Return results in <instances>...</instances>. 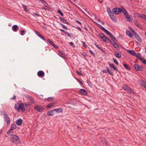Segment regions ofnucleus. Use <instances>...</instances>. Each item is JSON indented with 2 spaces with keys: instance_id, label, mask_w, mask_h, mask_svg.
<instances>
[{
  "instance_id": "f257e3e1",
  "label": "nucleus",
  "mask_w": 146,
  "mask_h": 146,
  "mask_svg": "<svg viewBox=\"0 0 146 146\" xmlns=\"http://www.w3.org/2000/svg\"><path fill=\"white\" fill-rule=\"evenodd\" d=\"M11 141L15 144L17 145L20 143L19 137L15 135H13L10 138Z\"/></svg>"
},
{
  "instance_id": "f03ea898",
  "label": "nucleus",
  "mask_w": 146,
  "mask_h": 146,
  "mask_svg": "<svg viewBox=\"0 0 146 146\" xmlns=\"http://www.w3.org/2000/svg\"><path fill=\"white\" fill-rule=\"evenodd\" d=\"M100 28L104 32L106 33L108 35H109L111 37L113 40H115V41H117V39L115 38V37L113 35V34H112L111 33L109 32L108 31L107 29H105L104 27L101 26L100 25Z\"/></svg>"
},
{
  "instance_id": "7ed1b4c3",
  "label": "nucleus",
  "mask_w": 146,
  "mask_h": 146,
  "mask_svg": "<svg viewBox=\"0 0 146 146\" xmlns=\"http://www.w3.org/2000/svg\"><path fill=\"white\" fill-rule=\"evenodd\" d=\"M122 88L124 90L129 92L130 94H134L133 90L129 86L127 85H123L122 87Z\"/></svg>"
},
{
  "instance_id": "20e7f679",
  "label": "nucleus",
  "mask_w": 146,
  "mask_h": 146,
  "mask_svg": "<svg viewBox=\"0 0 146 146\" xmlns=\"http://www.w3.org/2000/svg\"><path fill=\"white\" fill-rule=\"evenodd\" d=\"M3 117L5 121L7 124L9 125L10 123V120L9 117L8 116V114L5 111H3Z\"/></svg>"
},
{
  "instance_id": "39448f33",
  "label": "nucleus",
  "mask_w": 146,
  "mask_h": 146,
  "mask_svg": "<svg viewBox=\"0 0 146 146\" xmlns=\"http://www.w3.org/2000/svg\"><path fill=\"white\" fill-rule=\"evenodd\" d=\"M122 9L117 7L113 8L112 10V12L115 14L117 15L120 13L122 12Z\"/></svg>"
},
{
  "instance_id": "423d86ee",
  "label": "nucleus",
  "mask_w": 146,
  "mask_h": 146,
  "mask_svg": "<svg viewBox=\"0 0 146 146\" xmlns=\"http://www.w3.org/2000/svg\"><path fill=\"white\" fill-rule=\"evenodd\" d=\"M16 128V125L14 123H13L11 124V127L10 129L7 131V133L8 134H10L11 133V132H12L13 131L15 130Z\"/></svg>"
},
{
  "instance_id": "0eeeda50",
  "label": "nucleus",
  "mask_w": 146,
  "mask_h": 146,
  "mask_svg": "<svg viewBox=\"0 0 146 146\" xmlns=\"http://www.w3.org/2000/svg\"><path fill=\"white\" fill-rule=\"evenodd\" d=\"M34 109L35 110L38 111L39 112L42 111L44 109L42 107L39 106L38 105H36L34 108Z\"/></svg>"
},
{
  "instance_id": "6e6552de",
  "label": "nucleus",
  "mask_w": 146,
  "mask_h": 146,
  "mask_svg": "<svg viewBox=\"0 0 146 146\" xmlns=\"http://www.w3.org/2000/svg\"><path fill=\"white\" fill-rule=\"evenodd\" d=\"M38 76L41 78H43L44 76V72L42 70L38 71L37 73Z\"/></svg>"
},
{
  "instance_id": "1a4fd4ad",
  "label": "nucleus",
  "mask_w": 146,
  "mask_h": 146,
  "mask_svg": "<svg viewBox=\"0 0 146 146\" xmlns=\"http://www.w3.org/2000/svg\"><path fill=\"white\" fill-rule=\"evenodd\" d=\"M127 52L129 54L131 55L134 56L136 55L135 52L134 50H127Z\"/></svg>"
},
{
  "instance_id": "9d476101",
  "label": "nucleus",
  "mask_w": 146,
  "mask_h": 146,
  "mask_svg": "<svg viewBox=\"0 0 146 146\" xmlns=\"http://www.w3.org/2000/svg\"><path fill=\"white\" fill-rule=\"evenodd\" d=\"M35 32L36 35L38 36L40 38L44 40H45V38L43 37V36L42 35H40L38 32L36 31H35Z\"/></svg>"
},
{
  "instance_id": "9b49d317",
  "label": "nucleus",
  "mask_w": 146,
  "mask_h": 146,
  "mask_svg": "<svg viewBox=\"0 0 146 146\" xmlns=\"http://www.w3.org/2000/svg\"><path fill=\"white\" fill-rule=\"evenodd\" d=\"M125 19L127 21L131 22L133 20L132 17L128 15L125 16Z\"/></svg>"
},
{
  "instance_id": "f8f14e48",
  "label": "nucleus",
  "mask_w": 146,
  "mask_h": 146,
  "mask_svg": "<svg viewBox=\"0 0 146 146\" xmlns=\"http://www.w3.org/2000/svg\"><path fill=\"white\" fill-rule=\"evenodd\" d=\"M109 65L110 66V69H112L113 68L114 69L115 71L116 72H118V70L116 68L115 66H114L113 64H110L109 62Z\"/></svg>"
},
{
  "instance_id": "ddd939ff",
  "label": "nucleus",
  "mask_w": 146,
  "mask_h": 146,
  "mask_svg": "<svg viewBox=\"0 0 146 146\" xmlns=\"http://www.w3.org/2000/svg\"><path fill=\"white\" fill-rule=\"evenodd\" d=\"M19 108H20L21 110L23 112H24L25 111L24 105L23 103H21L20 104L19 106Z\"/></svg>"
},
{
  "instance_id": "4468645a",
  "label": "nucleus",
  "mask_w": 146,
  "mask_h": 146,
  "mask_svg": "<svg viewBox=\"0 0 146 146\" xmlns=\"http://www.w3.org/2000/svg\"><path fill=\"white\" fill-rule=\"evenodd\" d=\"M12 30L14 32H17L18 29V27L17 25H14L12 27Z\"/></svg>"
},
{
  "instance_id": "2eb2a0df",
  "label": "nucleus",
  "mask_w": 146,
  "mask_h": 146,
  "mask_svg": "<svg viewBox=\"0 0 146 146\" xmlns=\"http://www.w3.org/2000/svg\"><path fill=\"white\" fill-rule=\"evenodd\" d=\"M109 15L110 18L113 21L115 22H116L117 20L115 16L112 13Z\"/></svg>"
},
{
  "instance_id": "dca6fc26",
  "label": "nucleus",
  "mask_w": 146,
  "mask_h": 146,
  "mask_svg": "<svg viewBox=\"0 0 146 146\" xmlns=\"http://www.w3.org/2000/svg\"><path fill=\"white\" fill-rule=\"evenodd\" d=\"M137 17H141L143 19L146 20V15L143 14H137Z\"/></svg>"
},
{
  "instance_id": "f3484780",
  "label": "nucleus",
  "mask_w": 146,
  "mask_h": 146,
  "mask_svg": "<svg viewBox=\"0 0 146 146\" xmlns=\"http://www.w3.org/2000/svg\"><path fill=\"white\" fill-rule=\"evenodd\" d=\"M23 121L21 119H18L16 121V124L18 126H20L22 124Z\"/></svg>"
},
{
  "instance_id": "a211bd4d",
  "label": "nucleus",
  "mask_w": 146,
  "mask_h": 146,
  "mask_svg": "<svg viewBox=\"0 0 146 146\" xmlns=\"http://www.w3.org/2000/svg\"><path fill=\"white\" fill-rule=\"evenodd\" d=\"M80 92L82 95H86L87 94V92L83 89H81L80 90Z\"/></svg>"
},
{
  "instance_id": "6ab92c4d",
  "label": "nucleus",
  "mask_w": 146,
  "mask_h": 146,
  "mask_svg": "<svg viewBox=\"0 0 146 146\" xmlns=\"http://www.w3.org/2000/svg\"><path fill=\"white\" fill-rule=\"evenodd\" d=\"M131 65L135 70H137V64L136 61H133L131 62Z\"/></svg>"
},
{
  "instance_id": "aec40b11",
  "label": "nucleus",
  "mask_w": 146,
  "mask_h": 146,
  "mask_svg": "<svg viewBox=\"0 0 146 146\" xmlns=\"http://www.w3.org/2000/svg\"><path fill=\"white\" fill-rule=\"evenodd\" d=\"M126 34L130 38H132L133 37V35L129 31H126Z\"/></svg>"
},
{
  "instance_id": "412c9836",
  "label": "nucleus",
  "mask_w": 146,
  "mask_h": 146,
  "mask_svg": "<svg viewBox=\"0 0 146 146\" xmlns=\"http://www.w3.org/2000/svg\"><path fill=\"white\" fill-rule=\"evenodd\" d=\"M141 62L144 64L145 65H146V60L144 59L142 57H140L139 58Z\"/></svg>"
},
{
  "instance_id": "4be33fe9",
  "label": "nucleus",
  "mask_w": 146,
  "mask_h": 146,
  "mask_svg": "<svg viewBox=\"0 0 146 146\" xmlns=\"http://www.w3.org/2000/svg\"><path fill=\"white\" fill-rule=\"evenodd\" d=\"M139 83L142 86L144 87L146 89V82H145L143 80H142L141 81V82Z\"/></svg>"
},
{
  "instance_id": "5701e85b",
  "label": "nucleus",
  "mask_w": 146,
  "mask_h": 146,
  "mask_svg": "<svg viewBox=\"0 0 146 146\" xmlns=\"http://www.w3.org/2000/svg\"><path fill=\"white\" fill-rule=\"evenodd\" d=\"M54 110H52L48 111L47 113V115H52L54 114Z\"/></svg>"
},
{
  "instance_id": "b1692460",
  "label": "nucleus",
  "mask_w": 146,
  "mask_h": 146,
  "mask_svg": "<svg viewBox=\"0 0 146 146\" xmlns=\"http://www.w3.org/2000/svg\"><path fill=\"white\" fill-rule=\"evenodd\" d=\"M122 12H123V13L125 15V16H126L128 15L127 12L125 10V9L124 8L122 7Z\"/></svg>"
},
{
  "instance_id": "393cba45",
  "label": "nucleus",
  "mask_w": 146,
  "mask_h": 146,
  "mask_svg": "<svg viewBox=\"0 0 146 146\" xmlns=\"http://www.w3.org/2000/svg\"><path fill=\"white\" fill-rule=\"evenodd\" d=\"M54 110L57 113L62 112L63 111V109L62 108L54 109Z\"/></svg>"
},
{
  "instance_id": "a878e982",
  "label": "nucleus",
  "mask_w": 146,
  "mask_h": 146,
  "mask_svg": "<svg viewBox=\"0 0 146 146\" xmlns=\"http://www.w3.org/2000/svg\"><path fill=\"white\" fill-rule=\"evenodd\" d=\"M60 21L64 23H66L68 25H69V23L66 19L64 18H60Z\"/></svg>"
},
{
  "instance_id": "bb28decb",
  "label": "nucleus",
  "mask_w": 146,
  "mask_h": 146,
  "mask_svg": "<svg viewBox=\"0 0 146 146\" xmlns=\"http://www.w3.org/2000/svg\"><path fill=\"white\" fill-rule=\"evenodd\" d=\"M54 98L53 97H49L48 98H45V100L48 101L49 102H51L52 101L54 100Z\"/></svg>"
},
{
  "instance_id": "cd10ccee",
  "label": "nucleus",
  "mask_w": 146,
  "mask_h": 146,
  "mask_svg": "<svg viewBox=\"0 0 146 146\" xmlns=\"http://www.w3.org/2000/svg\"><path fill=\"white\" fill-rule=\"evenodd\" d=\"M106 71L107 72V73L108 72L110 74L113 75V74H112L111 71L110 70L109 68L108 67H106Z\"/></svg>"
},
{
  "instance_id": "c85d7f7f",
  "label": "nucleus",
  "mask_w": 146,
  "mask_h": 146,
  "mask_svg": "<svg viewBox=\"0 0 146 146\" xmlns=\"http://www.w3.org/2000/svg\"><path fill=\"white\" fill-rule=\"evenodd\" d=\"M129 30L131 31V32L133 34L134 36L136 38V33L135 32V31L131 27H129Z\"/></svg>"
},
{
  "instance_id": "c756f323",
  "label": "nucleus",
  "mask_w": 146,
  "mask_h": 146,
  "mask_svg": "<svg viewBox=\"0 0 146 146\" xmlns=\"http://www.w3.org/2000/svg\"><path fill=\"white\" fill-rule=\"evenodd\" d=\"M115 56L118 58H120L121 57V54L119 53H115Z\"/></svg>"
},
{
  "instance_id": "7c9ffc66",
  "label": "nucleus",
  "mask_w": 146,
  "mask_h": 146,
  "mask_svg": "<svg viewBox=\"0 0 146 146\" xmlns=\"http://www.w3.org/2000/svg\"><path fill=\"white\" fill-rule=\"evenodd\" d=\"M28 98L32 104H34L35 103V101L32 97L30 96H28Z\"/></svg>"
},
{
  "instance_id": "2f4dec72",
  "label": "nucleus",
  "mask_w": 146,
  "mask_h": 146,
  "mask_svg": "<svg viewBox=\"0 0 146 146\" xmlns=\"http://www.w3.org/2000/svg\"><path fill=\"white\" fill-rule=\"evenodd\" d=\"M60 31L61 32H64L65 34L67 35L68 36H70V35L68 32H66L64 30L61 29Z\"/></svg>"
},
{
  "instance_id": "473e14b6",
  "label": "nucleus",
  "mask_w": 146,
  "mask_h": 146,
  "mask_svg": "<svg viewBox=\"0 0 146 146\" xmlns=\"http://www.w3.org/2000/svg\"><path fill=\"white\" fill-rule=\"evenodd\" d=\"M143 66H141L140 67L137 65V71H142L143 70Z\"/></svg>"
},
{
  "instance_id": "72a5a7b5",
  "label": "nucleus",
  "mask_w": 146,
  "mask_h": 146,
  "mask_svg": "<svg viewBox=\"0 0 146 146\" xmlns=\"http://www.w3.org/2000/svg\"><path fill=\"white\" fill-rule=\"evenodd\" d=\"M54 104L50 103L48 105H47L46 106V108L47 109H49L52 107L54 105Z\"/></svg>"
},
{
  "instance_id": "f704fd0d",
  "label": "nucleus",
  "mask_w": 146,
  "mask_h": 146,
  "mask_svg": "<svg viewBox=\"0 0 146 146\" xmlns=\"http://www.w3.org/2000/svg\"><path fill=\"white\" fill-rule=\"evenodd\" d=\"M113 45L116 49H119V46L115 42L113 44Z\"/></svg>"
},
{
  "instance_id": "c9c22d12",
  "label": "nucleus",
  "mask_w": 146,
  "mask_h": 146,
  "mask_svg": "<svg viewBox=\"0 0 146 146\" xmlns=\"http://www.w3.org/2000/svg\"><path fill=\"white\" fill-rule=\"evenodd\" d=\"M22 6L25 11L26 12H28V10L27 9V6L24 5H22Z\"/></svg>"
},
{
  "instance_id": "e433bc0d",
  "label": "nucleus",
  "mask_w": 146,
  "mask_h": 146,
  "mask_svg": "<svg viewBox=\"0 0 146 146\" xmlns=\"http://www.w3.org/2000/svg\"><path fill=\"white\" fill-rule=\"evenodd\" d=\"M123 66L127 69H130V66L126 64H123Z\"/></svg>"
},
{
  "instance_id": "4c0bfd02",
  "label": "nucleus",
  "mask_w": 146,
  "mask_h": 146,
  "mask_svg": "<svg viewBox=\"0 0 146 146\" xmlns=\"http://www.w3.org/2000/svg\"><path fill=\"white\" fill-rule=\"evenodd\" d=\"M48 42L52 46H55V44L53 43V42L51 40L49 39H48L47 40Z\"/></svg>"
},
{
  "instance_id": "58836bf2",
  "label": "nucleus",
  "mask_w": 146,
  "mask_h": 146,
  "mask_svg": "<svg viewBox=\"0 0 146 146\" xmlns=\"http://www.w3.org/2000/svg\"><path fill=\"white\" fill-rule=\"evenodd\" d=\"M107 10L109 15L112 13L111 11V9L109 7H107Z\"/></svg>"
},
{
  "instance_id": "ea45409f",
  "label": "nucleus",
  "mask_w": 146,
  "mask_h": 146,
  "mask_svg": "<svg viewBox=\"0 0 146 146\" xmlns=\"http://www.w3.org/2000/svg\"><path fill=\"white\" fill-rule=\"evenodd\" d=\"M137 40L140 42H142V40L139 36L137 34Z\"/></svg>"
},
{
  "instance_id": "a19ab883",
  "label": "nucleus",
  "mask_w": 146,
  "mask_h": 146,
  "mask_svg": "<svg viewBox=\"0 0 146 146\" xmlns=\"http://www.w3.org/2000/svg\"><path fill=\"white\" fill-rule=\"evenodd\" d=\"M113 60L114 63L117 65H118V63L117 60L114 58H113Z\"/></svg>"
},
{
  "instance_id": "79ce46f5",
  "label": "nucleus",
  "mask_w": 146,
  "mask_h": 146,
  "mask_svg": "<svg viewBox=\"0 0 146 146\" xmlns=\"http://www.w3.org/2000/svg\"><path fill=\"white\" fill-rule=\"evenodd\" d=\"M15 108L17 110L19 111V106H18V105L16 104L14 106Z\"/></svg>"
},
{
  "instance_id": "37998d69",
  "label": "nucleus",
  "mask_w": 146,
  "mask_h": 146,
  "mask_svg": "<svg viewBox=\"0 0 146 146\" xmlns=\"http://www.w3.org/2000/svg\"><path fill=\"white\" fill-rule=\"evenodd\" d=\"M25 107L26 108L29 107L31 106L30 104L28 103H25Z\"/></svg>"
},
{
  "instance_id": "c03bdc74",
  "label": "nucleus",
  "mask_w": 146,
  "mask_h": 146,
  "mask_svg": "<svg viewBox=\"0 0 146 146\" xmlns=\"http://www.w3.org/2000/svg\"><path fill=\"white\" fill-rule=\"evenodd\" d=\"M46 7H47V8H46L45 7H42V9H44V10H50V8L48 6H47L46 5Z\"/></svg>"
},
{
  "instance_id": "a18cd8bd",
  "label": "nucleus",
  "mask_w": 146,
  "mask_h": 146,
  "mask_svg": "<svg viewBox=\"0 0 146 146\" xmlns=\"http://www.w3.org/2000/svg\"><path fill=\"white\" fill-rule=\"evenodd\" d=\"M58 13H59L62 16H63L64 15L60 10H58Z\"/></svg>"
},
{
  "instance_id": "49530a36",
  "label": "nucleus",
  "mask_w": 146,
  "mask_h": 146,
  "mask_svg": "<svg viewBox=\"0 0 146 146\" xmlns=\"http://www.w3.org/2000/svg\"><path fill=\"white\" fill-rule=\"evenodd\" d=\"M99 35L101 38H102L104 36V35L102 33H99Z\"/></svg>"
},
{
  "instance_id": "de8ad7c7",
  "label": "nucleus",
  "mask_w": 146,
  "mask_h": 146,
  "mask_svg": "<svg viewBox=\"0 0 146 146\" xmlns=\"http://www.w3.org/2000/svg\"><path fill=\"white\" fill-rule=\"evenodd\" d=\"M94 45L99 49H100L102 51H103V49L100 47L98 45H97L96 43H94Z\"/></svg>"
},
{
  "instance_id": "09e8293b",
  "label": "nucleus",
  "mask_w": 146,
  "mask_h": 146,
  "mask_svg": "<svg viewBox=\"0 0 146 146\" xmlns=\"http://www.w3.org/2000/svg\"><path fill=\"white\" fill-rule=\"evenodd\" d=\"M58 54L60 56L62 57H64L63 54L60 51L58 52Z\"/></svg>"
},
{
  "instance_id": "8fccbe9b",
  "label": "nucleus",
  "mask_w": 146,
  "mask_h": 146,
  "mask_svg": "<svg viewBox=\"0 0 146 146\" xmlns=\"http://www.w3.org/2000/svg\"><path fill=\"white\" fill-rule=\"evenodd\" d=\"M109 40L112 44L115 42V40H113V39H111V40L109 39Z\"/></svg>"
},
{
  "instance_id": "3c124183",
  "label": "nucleus",
  "mask_w": 146,
  "mask_h": 146,
  "mask_svg": "<svg viewBox=\"0 0 146 146\" xmlns=\"http://www.w3.org/2000/svg\"><path fill=\"white\" fill-rule=\"evenodd\" d=\"M60 25H61L63 28L65 29L66 30L67 29V28L64 25L62 24L61 23L60 24Z\"/></svg>"
},
{
  "instance_id": "603ef678",
  "label": "nucleus",
  "mask_w": 146,
  "mask_h": 146,
  "mask_svg": "<svg viewBox=\"0 0 146 146\" xmlns=\"http://www.w3.org/2000/svg\"><path fill=\"white\" fill-rule=\"evenodd\" d=\"M102 39L104 42H106V40L108 39V38L106 37L105 36H104L102 38Z\"/></svg>"
},
{
  "instance_id": "864d4df0",
  "label": "nucleus",
  "mask_w": 146,
  "mask_h": 146,
  "mask_svg": "<svg viewBox=\"0 0 146 146\" xmlns=\"http://www.w3.org/2000/svg\"><path fill=\"white\" fill-rule=\"evenodd\" d=\"M42 2V3H43L45 6H46V5L48 6V4H47L46 1L44 0Z\"/></svg>"
},
{
  "instance_id": "5fc2aeb1",
  "label": "nucleus",
  "mask_w": 146,
  "mask_h": 146,
  "mask_svg": "<svg viewBox=\"0 0 146 146\" xmlns=\"http://www.w3.org/2000/svg\"><path fill=\"white\" fill-rule=\"evenodd\" d=\"M25 33V31L23 30L21 31V35L23 36L24 35V33Z\"/></svg>"
},
{
  "instance_id": "6e6d98bb",
  "label": "nucleus",
  "mask_w": 146,
  "mask_h": 146,
  "mask_svg": "<svg viewBox=\"0 0 146 146\" xmlns=\"http://www.w3.org/2000/svg\"><path fill=\"white\" fill-rule=\"evenodd\" d=\"M76 72L78 75H82L81 74L78 70L76 71Z\"/></svg>"
},
{
  "instance_id": "4d7b16f0",
  "label": "nucleus",
  "mask_w": 146,
  "mask_h": 146,
  "mask_svg": "<svg viewBox=\"0 0 146 146\" xmlns=\"http://www.w3.org/2000/svg\"><path fill=\"white\" fill-rule=\"evenodd\" d=\"M141 57H142L141 55L139 53H137V58H139Z\"/></svg>"
},
{
  "instance_id": "13d9d810",
  "label": "nucleus",
  "mask_w": 146,
  "mask_h": 146,
  "mask_svg": "<svg viewBox=\"0 0 146 146\" xmlns=\"http://www.w3.org/2000/svg\"><path fill=\"white\" fill-rule=\"evenodd\" d=\"M98 20L99 22L102 23L103 25L104 24V23L103 22H102L100 19H98Z\"/></svg>"
},
{
  "instance_id": "bf43d9fd",
  "label": "nucleus",
  "mask_w": 146,
  "mask_h": 146,
  "mask_svg": "<svg viewBox=\"0 0 146 146\" xmlns=\"http://www.w3.org/2000/svg\"><path fill=\"white\" fill-rule=\"evenodd\" d=\"M137 27H138L139 28L141 29H143V27L139 25H137Z\"/></svg>"
},
{
  "instance_id": "052dcab7",
  "label": "nucleus",
  "mask_w": 146,
  "mask_h": 146,
  "mask_svg": "<svg viewBox=\"0 0 146 146\" xmlns=\"http://www.w3.org/2000/svg\"><path fill=\"white\" fill-rule=\"evenodd\" d=\"M33 13L35 15L37 16V17H38L40 16V15H39L36 13Z\"/></svg>"
},
{
  "instance_id": "680f3d73",
  "label": "nucleus",
  "mask_w": 146,
  "mask_h": 146,
  "mask_svg": "<svg viewBox=\"0 0 146 146\" xmlns=\"http://www.w3.org/2000/svg\"><path fill=\"white\" fill-rule=\"evenodd\" d=\"M89 51L90 54H92V55H94V53L92 50H89Z\"/></svg>"
},
{
  "instance_id": "e2e57ef3",
  "label": "nucleus",
  "mask_w": 146,
  "mask_h": 146,
  "mask_svg": "<svg viewBox=\"0 0 146 146\" xmlns=\"http://www.w3.org/2000/svg\"><path fill=\"white\" fill-rule=\"evenodd\" d=\"M83 45L85 47H86V43L85 42H83Z\"/></svg>"
},
{
  "instance_id": "0e129e2a",
  "label": "nucleus",
  "mask_w": 146,
  "mask_h": 146,
  "mask_svg": "<svg viewBox=\"0 0 146 146\" xmlns=\"http://www.w3.org/2000/svg\"><path fill=\"white\" fill-rule=\"evenodd\" d=\"M76 21L77 23H78L80 25H81L82 24L78 20Z\"/></svg>"
},
{
  "instance_id": "69168bd1",
  "label": "nucleus",
  "mask_w": 146,
  "mask_h": 146,
  "mask_svg": "<svg viewBox=\"0 0 146 146\" xmlns=\"http://www.w3.org/2000/svg\"><path fill=\"white\" fill-rule=\"evenodd\" d=\"M16 98V96H15V95H14L13 97L12 98V99L13 100H15Z\"/></svg>"
},
{
  "instance_id": "338daca9",
  "label": "nucleus",
  "mask_w": 146,
  "mask_h": 146,
  "mask_svg": "<svg viewBox=\"0 0 146 146\" xmlns=\"http://www.w3.org/2000/svg\"><path fill=\"white\" fill-rule=\"evenodd\" d=\"M53 46L56 48H58V46H57V45H56L55 44V46Z\"/></svg>"
},
{
  "instance_id": "774afa93",
  "label": "nucleus",
  "mask_w": 146,
  "mask_h": 146,
  "mask_svg": "<svg viewBox=\"0 0 146 146\" xmlns=\"http://www.w3.org/2000/svg\"><path fill=\"white\" fill-rule=\"evenodd\" d=\"M70 44L71 45L73 46L74 44V43L72 42H70Z\"/></svg>"
}]
</instances>
